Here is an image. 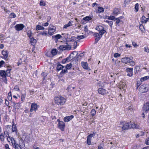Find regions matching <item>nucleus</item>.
<instances>
[{
    "mask_svg": "<svg viewBox=\"0 0 149 149\" xmlns=\"http://www.w3.org/2000/svg\"><path fill=\"white\" fill-rule=\"evenodd\" d=\"M141 22L144 23H146L148 21V19L143 16L141 18Z\"/></svg>",
    "mask_w": 149,
    "mask_h": 149,
    "instance_id": "bb28decb",
    "label": "nucleus"
},
{
    "mask_svg": "<svg viewBox=\"0 0 149 149\" xmlns=\"http://www.w3.org/2000/svg\"><path fill=\"white\" fill-rule=\"evenodd\" d=\"M74 117L73 115L66 116L64 118V121L65 122H68L71 120Z\"/></svg>",
    "mask_w": 149,
    "mask_h": 149,
    "instance_id": "6ab92c4d",
    "label": "nucleus"
},
{
    "mask_svg": "<svg viewBox=\"0 0 149 149\" xmlns=\"http://www.w3.org/2000/svg\"><path fill=\"white\" fill-rule=\"evenodd\" d=\"M2 54L3 55L1 57V58L4 59H6L8 56V52L6 50H3L2 52Z\"/></svg>",
    "mask_w": 149,
    "mask_h": 149,
    "instance_id": "4468645a",
    "label": "nucleus"
},
{
    "mask_svg": "<svg viewBox=\"0 0 149 149\" xmlns=\"http://www.w3.org/2000/svg\"><path fill=\"white\" fill-rule=\"evenodd\" d=\"M145 143L146 144L149 145V137L147 138L146 141Z\"/></svg>",
    "mask_w": 149,
    "mask_h": 149,
    "instance_id": "8fccbe9b",
    "label": "nucleus"
},
{
    "mask_svg": "<svg viewBox=\"0 0 149 149\" xmlns=\"http://www.w3.org/2000/svg\"><path fill=\"white\" fill-rule=\"evenodd\" d=\"M114 18V17L113 16H109L108 17V19L110 20H113Z\"/></svg>",
    "mask_w": 149,
    "mask_h": 149,
    "instance_id": "603ef678",
    "label": "nucleus"
},
{
    "mask_svg": "<svg viewBox=\"0 0 149 149\" xmlns=\"http://www.w3.org/2000/svg\"><path fill=\"white\" fill-rule=\"evenodd\" d=\"M49 25V23L48 22H46L45 23H44L43 24H42V26H47Z\"/></svg>",
    "mask_w": 149,
    "mask_h": 149,
    "instance_id": "13d9d810",
    "label": "nucleus"
},
{
    "mask_svg": "<svg viewBox=\"0 0 149 149\" xmlns=\"http://www.w3.org/2000/svg\"><path fill=\"white\" fill-rule=\"evenodd\" d=\"M57 121L58 122V125L59 128L62 131L64 130L65 126V123L63 121H61L59 119L57 120Z\"/></svg>",
    "mask_w": 149,
    "mask_h": 149,
    "instance_id": "0eeeda50",
    "label": "nucleus"
},
{
    "mask_svg": "<svg viewBox=\"0 0 149 149\" xmlns=\"http://www.w3.org/2000/svg\"><path fill=\"white\" fill-rule=\"evenodd\" d=\"M81 65L82 67L84 69L88 70H90V68L88 66V64L87 62H82Z\"/></svg>",
    "mask_w": 149,
    "mask_h": 149,
    "instance_id": "dca6fc26",
    "label": "nucleus"
},
{
    "mask_svg": "<svg viewBox=\"0 0 149 149\" xmlns=\"http://www.w3.org/2000/svg\"><path fill=\"white\" fill-rule=\"evenodd\" d=\"M133 68H126V70L127 72H133Z\"/></svg>",
    "mask_w": 149,
    "mask_h": 149,
    "instance_id": "58836bf2",
    "label": "nucleus"
},
{
    "mask_svg": "<svg viewBox=\"0 0 149 149\" xmlns=\"http://www.w3.org/2000/svg\"><path fill=\"white\" fill-rule=\"evenodd\" d=\"M46 5V3L45 1L42 0H41L40 1V6H45Z\"/></svg>",
    "mask_w": 149,
    "mask_h": 149,
    "instance_id": "72a5a7b5",
    "label": "nucleus"
},
{
    "mask_svg": "<svg viewBox=\"0 0 149 149\" xmlns=\"http://www.w3.org/2000/svg\"><path fill=\"white\" fill-rule=\"evenodd\" d=\"M98 12L99 13L103 12L104 11V9L103 8L100 7H99L98 8Z\"/></svg>",
    "mask_w": 149,
    "mask_h": 149,
    "instance_id": "4c0bfd02",
    "label": "nucleus"
},
{
    "mask_svg": "<svg viewBox=\"0 0 149 149\" xmlns=\"http://www.w3.org/2000/svg\"><path fill=\"white\" fill-rule=\"evenodd\" d=\"M36 29L37 30H43L45 29V28L42 26L38 25L36 26Z\"/></svg>",
    "mask_w": 149,
    "mask_h": 149,
    "instance_id": "393cba45",
    "label": "nucleus"
},
{
    "mask_svg": "<svg viewBox=\"0 0 149 149\" xmlns=\"http://www.w3.org/2000/svg\"><path fill=\"white\" fill-rule=\"evenodd\" d=\"M94 36L96 38H101L102 37V36H100V35L98 33H95L94 34Z\"/></svg>",
    "mask_w": 149,
    "mask_h": 149,
    "instance_id": "79ce46f5",
    "label": "nucleus"
},
{
    "mask_svg": "<svg viewBox=\"0 0 149 149\" xmlns=\"http://www.w3.org/2000/svg\"><path fill=\"white\" fill-rule=\"evenodd\" d=\"M101 38H95V42L96 43H97L99 40H100V39Z\"/></svg>",
    "mask_w": 149,
    "mask_h": 149,
    "instance_id": "e2e57ef3",
    "label": "nucleus"
},
{
    "mask_svg": "<svg viewBox=\"0 0 149 149\" xmlns=\"http://www.w3.org/2000/svg\"><path fill=\"white\" fill-rule=\"evenodd\" d=\"M0 139L2 141H3L4 139V134L1 133L0 134Z\"/></svg>",
    "mask_w": 149,
    "mask_h": 149,
    "instance_id": "e433bc0d",
    "label": "nucleus"
},
{
    "mask_svg": "<svg viewBox=\"0 0 149 149\" xmlns=\"http://www.w3.org/2000/svg\"><path fill=\"white\" fill-rule=\"evenodd\" d=\"M139 127V125L136 124L135 123H131L130 126V128L138 129Z\"/></svg>",
    "mask_w": 149,
    "mask_h": 149,
    "instance_id": "412c9836",
    "label": "nucleus"
},
{
    "mask_svg": "<svg viewBox=\"0 0 149 149\" xmlns=\"http://www.w3.org/2000/svg\"><path fill=\"white\" fill-rule=\"evenodd\" d=\"M37 105L36 104L32 103L31 105L30 111L31 112H32L33 111H36L37 109Z\"/></svg>",
    "mask_w": 149,
    "mask_h": 149,
    "instance_id": "a211bd4d",
    "label": "nucleus"
},
{
    "mask_svg": "<svg viewBox=\"0 0 149 149\" xmlns=\"http://www.w3.org/2000/svg\"><path fill=\"white\" fill-rule=\"evenodd\" d=\"M62 35H63L62 36L59 34H57L55 36V38L56 39H60L61 37H63V38H65V39L67 41H68L74 42V45H76L74 48L75 49L76 48L77 44V42L76 41H75L77 39L75 37L71 36L70 37V36L68 35V34L65 33L62 34Z\"/></svg>",
    "mask_w": 149,
    "mask_h": 149,
    "instance_id": "f257e3e1",
    "label": "nucleus"
},
{
    "mask_svg": "<svg viewBox=\"0 0 149 149\" xmlns=\"http://www.w3.org/2000/svg\"><path fill=\"white\" fill-rule=\"evenodd\" d=\"M115 21H116V25H119L120 23V21L118 18H116V19Z\"/></svg>",
    "mask_w": 149,
    "mask_h": 149,
    "instance_id": "ea45409f",
    "label": "nucleus"
},
{
    "mask_svg": "<svg viewBox=\"0 0 149 149\" xmlns=\"http://www.w3.org/2000/svg\"><path fill=\"white\" fill-rule=\"evenodd\" d=\"M13 124L12 127V131L13 132L17 131V129L16 126L15 125L13 121L12 122Z\"/></svg>",
    "mask_w": 149,
    "mask_h": 149,
    "instance_id": "b1692460",
    "label": "nucleus"
},
{
    "mask_svg": "<svg viewBox=\"0 0 149 149\" xmlns=\"http://www.w3.org/2000/svg\"><path fill=\"white\" fill-rule=\"evenodd\" d=\"M66 99L64 97L59 96L54 98V102L55 104L58 105H63L66 102Z\"/></svg>",
    "mask_w": 149,
    "mask_h": 149,
    "instance_id": "f03ea898",
    "label": "nucleus"
},
{
    "mask_svg": "<svg viewBox=\"0 0 149 149\" xmlns=\"http://www.w3.org/2000/svg\"><path fill=\"white\" fill-rule=\"evenodd\" d=\"M108 23L111 26L113 25V22L112 21H109Z\"/></svg>",
    "mask_w": 149,
    "mask_h": 149,
    "instance_id": "338daca9",
    "label": "nucleus"
},
{
    "mask_svg": "<svg viewBox=\"0 0 149 149\" xmlns=\"http://www.w3.org/2000/svg\"><path fill=\"white\" fill-rule=\"evenodd\" d=\"M149 79V76H147L143 77H141L140 79V81H146Z\"/></svg>",
    "mask_w": 149,
    "mask_h": 149,
    "instance_id": "c85d7f7f",
    "label": "nucleus"
},
{
    "mask_svg": "<svg viewBox=\"0 0 149 149\" xmlns=\"http://www.w3.org/2000/svg\"><path fill=\"white\" fill-rule=\"evenodd\" d=\"M72 66V65L71 63H69L67 64L65 67V68L67 70H69L70 69Z\"/></svg>",
    "mask_w": 149,
    "mask_h": 149,
    "instance_id": "2f4dec72",
    "label": "nucleus"
},
{
    "mask_svg": "<svg viewBox=\"0 0 149 149\" xmlns=\"http://www.w3.org/2000/svg\"><path fill=\"white\" fill-rule=\"evenodd\" d=\"M7 137V140L9 142H10V141H11V143H12V139H14L13 138H10V137Z\"/></svg>",
    "mask_w": 149,
    "mask_h": 149,
    "instance_id": "de8ad7c7",
    "label": "nucleus"
},
{
    "mask_svg": "<svg viewBox=\"0 0 149 149\" xmlns=\"http://www.w3.org/2000/svg\"><path fill=\"white\" fill-rule=\"evenodd\" d=\"M139 4L138 3H136L135 6L134 8L136 11H138L139 10Z\"/></svg>",
    "mask_w": 149,
    "mask_h": 149,
    "instance_id": "37998d69",
    "label": "nucleus"
},
{
    "mask_svg": "<svg viewBox=\"0 0 149 149\" xmlns=\"http://www.w3.org/2000/svg\"><path fill=\"white\" fill-rule=\"evenodd\" d=\"M73 22L72 21H69L67 24L64 25L63 29H66L67 27L72 26Z\"/></svg>",
    "mask_w": 149,
    "mask_h": 149,
    "instance_id": "5701e85b",
    "label": "nucleus"
},
{
    "mask_svg": "<svg viewBox=\"0 0 149 149\" xmlns=\"http://www.w3.org/2000/svg\"><path fill=\"white\" fill-rule=\"evenodd\" d=\"M96 30L99 32V33L101 36L103 35L106 32V31L104 29V28L102 26H99L95 28Z\"/></svg>",
    "mask_w": 149,
    "mask_h": 149,
    "instance_id": "423d86ee",
    "label": "nucleus"
},
{
    "mask_svg": "<svg viewBox=\"0 0 149 149\" xmlns=\"http://www.w3.org/2000/svg\"><path fill=\"white\" fill-rule=\"evenodd\" d=\"M0 75L3 77H5L6 76H9V74H6V72L5 70H1L0 72Z\"/></svg>",
    "mask_w": 149,
    "mask_h": 149,
    "instance_id": "aec40b11",
    "label": "nucleus"
},
{
    "mask_svg": "<svg viewBox=\"0 0 149 149\" xmlns=\"http://www.w3.org/2000/svg\"><path fill=\"white\" fill-rule=\"evenodd\" d=\"M10 16L11 17L15 18L16 17V15L15 13H12L10 15Z\"/></svg>",
    "mask_w": 149,
    "mask_h": 149,
    "instance_id": "a18cd8bd",
    "label": "nucleus"
},
{
    "mask_svg": "<svg viewBox=\"0 0 149 149\" xmlns=\"http://www.w3.org/2000/svg\"><path fill=\"white\" fill-rule=\"evenodd\" d=\"M27 35L28 37L29 38H32L33 35V33H32V32L31 30H29L27 33Z\"/></svg>",
    "mask_w": 149,
    "mask_h": 149,
    "instance_id": "cd10ccee",
    "label": "nucleus"
},
{
    "mask_svg": "<svg viewBox=\"0 0 149 149\" xmlns=\"http://www.w3.org/2000/svg\"><path fill=\"white\" fill-rule=\"evenodd\" d=\"M132 45L134 47H136L138 46L137 45L136 43L134 42H132Z\"/></svg>",
    "mask_w": 149,
    "mask_h": 149,
    "instance_id": "6e6d98bb",
    "label": "nucleus"
},
{
    "mask_svg": "<svg viewBox=\"0 0 149 149\" xmlns=\"http://www.w3.org/2000/svg\"><path fill=\"white\" fill-rule=\"evenodd\" d=\"M98 92L99 94L102 95H106L108 93V91L102 88H98Z\"/></svg>",
    "mask_w": 149,
    "mask_h": 149,
    "instance_id": "1a4fd4ad",
    "label": "nucleus"
},
{
    "mask_svg": "<svg viewBox=\"0 0 149 149\" xmlns=\"http://www.w3.org/2000/svg\"><path fill=\"white\" fill-rule=\"evenodd\" d=\"M40 34L43 36H49V34L47 31H44L40 33Z\"/></svg>",
    "mask_w": 149,
    "mask_h": 149,
    "instance_id": "7c9ffc66",
    "label": "nucleus"
},
{
    "mask_svg": "<svg viewBox=\"0 0 149 149\" xmlns=\"http://www.w3.org/2000/svg\"><path fill=\"white\" fill-rule=\"evenodd\" d=\"M125 47H129V48H131L132 47V46L131 45H130L126 44Z\"/></svg>",
    "mask_w": 149,
    "mask_h": 149,
    "instance_id": "774afa93",
    "label": "nucleus"
},
{
    "mask_svg": "<svg viewBox=\"0 0 149 149\" xmlns=\"http://www.w3.org/2000/svg\"><path fill=\"white\" fill-rule=\"evenodd\" d=\"M4 134L5 136L7 137L9 136V135L8 134V132L7 131H4Z\"/></svg>",
    "mask_w": 149,
    "mask_h": 149,
    "instance_id": "3c124183",
    "label": "nucleus"
},
{
    "mask_svg": "<svg viewBox=\"0 0 149 149\" xmlns=\"http://www.w3.org/2000/svg\"><path fill=\"white\" fill-rule=\"evenodd\" d=\"M144 50L147 52L149 53V49L147 47H145L144 48Z\"/></svg>",
    "mask_w": 149,
    "mask_h": 149,
    "instance_id": "5fc2aeb1",
    "label": "nucleus"
},
{
    "mask_svg": "<svg viewBox=\"0 0 149 149\" xmlns=\"http://www.w3.org/2000/svg\"><path fill=\"white\" fill-rule=\"evenodd\" d=\"M132 57H125L122 59L121 61L122 62L127 64V63H129V62H131V60H132Z\"/></svg>",
    "mask_w": 149,
    "mask_h": 149,
    "instance_id": "f8f14e48",
    "label": "nucleus"
},
{
    "mask_svg": "<svg viewBox=\"0 0 149 149\" xmlns=\"http://www.w3.org/2000/svg\"><path fill=\"white\" fill-rule=\"evenodd\" d=\"M30 42L31 45L33 46L35 45L36 42V40L33 38H30Z\"/></svg>",
    "mask_w": 149,
    "mask_h": 149,
    "instance_id": "4be33fe9",
    "label": "nucleus"
},
{
    "mask_svg": "<svg viewBox=\"0 0 149 149\" xmlns=\"http://www.w3.org/2000/svg\"><path fill=\"white\" fill-rule=\"evenodd\" d=\"M91 17L89 16H86L83 18L84 20L88 21L91 19Z\"/></svg>",
    "mask_w": 149,
    "mask_h": 149,
    "instance_id": "473e14b6",
    "label": "nucleus"
},
{
    "mask_svg": "<svg viewBox=\"0 0 149 149\" xmlns=\"http://www.w3.org/2000/svg\"><path fill=\"white\" fill-rule=\"evenodd\" d=\"M64 68V67L61 64H59L57 65L56 69L58 71H59L62 69Z\"/></svg>",
    "mask_w": 149,
    "mask_h": 149,
    "instance_id": "a878e982",
    "label": "nucleus"
},
{
    "mask_svg": "<svg viewBox=\"0 0 149 149\" xmlns=\"http://www.w3.org/2000/svg\"><path fill=\"white\" fill-rule=\"evenodd\" d=\"M5 146L6 149H9L10 148L9 147L8 145V144H5Z\"/></svg>",
    "mask_w": 149,
    "mask_h": 149,
    "instance_id": "69168bd1",
    "label": "nucleus"
},
{
    "mask_svg": "<svg viewBox=\"0 0 149 149\" xmlns=\"http://www.w3.org/2000/svg\"><path fill=\"white\" fill-rule=\"evenodd\" d=\"M56 30V27L52 25H50L48 30V34L52 35L54 34Z\"/></svg>",
    "mask_w": 149,
    "mask_h": 149,
    "instance_id": "39448f33",
    "label": "nucleus"
},
{
    "mask_svg": "<svg viewBox=\"0 0 149 149\" xmlns=\"http://www.w3.org/2000/svg\"><path fill=\"white\" fill-rule=\"evenodd\" d=\"M95 133H94L93 134H90L88 136L87 142L88 145H90L91 144V138L95 135Z\"/></svg>",
    "mask_w": 149,
    "mask_h": 149,
    "instance_id": "ddd939ff",
    "label": "nucleus"
},
{
    "mask_svg": "<svg viewBox=\"0 0 149 149\" xmlns=\"http://www.w3.org/2000/svg\"><path fill=\"white\" fill-rule=\"evenodd\" d=\"M61 72L60 73V75H62V74H65L67 71V70L65 68L64 69L63 68Z\"/></svg>",
    "mask_w": 149,
    "mask_h": 149,
    "instance_id": "c9c22d12",
    "label": "nucleus"
},
{
    "mask_svg": "<svg viewBox=\"0 0 149 149\" xmlns=\"http://www.w3.org/2000/svg\"><path fill=\"white\" fill-rule=\"evenodd\" d=\"M127 109L128 110H130L131 111V112H132L133 111L132 107L131 106L129 107Z\"/></svg>",
    "mask_w": 149,
    "mask_h": 149,
    "instance_id": "4d7b16f0",
    "label": "nucleus"
},
{
    "mask_svg": "<svg viewBox=\"0 0 149 149\" xmlns=\"http://www.w3.org/2000/svg\"><path fill=\"white\" fill-rule=\"evenodd\" d=\"M126 87L127 86L126 85V84L125 83L121 81L118 84V87L120 89L123 90L124 91L125 90Z\"/></svg>",
    "mask_w": 149,
    "mask_h": 149,
    "instance_id": "9d476101",
    "label": "nucleus"
},
{
    "mask_svg": "<svg viewBox=\"0 0 149 149\" xmlns=\"http://www.w3.org/2000/svg\"><path fill=\"white\" fill-rule=\"evenodd\" d=\"M149 109V102H146L143 107V110L145 113Z\"/></svg>",
    "mask_w": 149,
    "mask_h": 149,
    "instance_id": "2eb2a0df",
    "label": "nucleus"
},
{
    "mask_svg": "<svg viewBox=\"0 0 149 149\" xmlns=\"http://www.w3.org/2000/svg\"><path fill=\"white\" fill-rule=\"evenodd\" d=\"M5 63V62L4 61L1 60L0 61V68L3 66V65Z\"/></svg>",
    "mask_w": 149,
    "mask_h": 149,
    "instance_id": "09e8293b",
    "label": "nucleus"
},
{
    "mask_svg": "<svg viewBox=\"0 0 149 149\" xmlns=\"http://www.w3.org/2000/svg\"><path fill=\"white\" fill-rule=\"evenodd\" d=\"M70 47L67 44L65 45H61L59 47V49L61 50H65L67 49H70Z\"/></svg>",
    "mask_w": 149,
    "mask_h": 149,
    "instance_id": "9b49d317",
    "label": "nucleus"
},
{
    "mask_svg": "<svg viewBox=\"0 0 149 149\" xmlns=\"http://www.w3.org/2000/svg\"><path fill=\"white\" fill-rule=\"evenodd\" d=\"M120 54L118 53H115L114 54V56L115 58H117L120 56Z\"/></svg>",
    "mask_w": 149,
    "mask_h": 149,
    "instance_id": "c03bdc74",
    "label": "nucleus"
},
{
    "mask_svg": "<svg viewBox=\"0 0 149 149\" xmlns=\"http://www.w3.org/2000/svg\"><path fill=\"white\" fill-rule=\"evenodd\" d=\"M149 89V86L146 84H144L141 86L139 88V91L142 93L147 92Z\"/></svg>",
    "mask_w": 149,
    "mask_h": 149,
    "instance_id": "7ed1b4c3",
    "label": "nucleus"
},
{
    "mask_svg": "<svg viewBox=\"0 0 149 149\" xmlns=\"http://www.w3.org/2000/svg\"><path fill=\"white\" fill-rule=\"evenodd\" d=\"M52 55L53 56L56 55L57 53V51L56 49H53L52 50L51 52Z\"/></svg>",
    "mask_w": 149,
    "mask_h": 149,
    "instance_id": "c756f323",
    "label": "nucleus"
},
{
    "mask_svg": "<svg viewBox=\"0 0 149 149\" xmlns=\"http://www.w3.org/2000/svg\"><path fill=\"white\" fill-rule=\"evenodd\" d=\"M119 10L118 8H115L113 10V13L114 14L118 15V14Z\"/></svg>",
    "mask_w": 149,
    "mask_h": 149,
    "instance_id": "f704fd0d",
    "label": "nucleus"
},
{
    "mask_svg": "<svg viewBox=\"0 0 149 149\" xmlns=\"http://www.w3.org/2000/svg\"><path fill=\"white\" fill-rule=\"evenodd\" d=\"M11 143L13 147L16 149H19V148H20V146L16 143L14 139H12Z\"/></svg>",
    "mask_w": 149,
    "mask_h": 149,
    "instance_id": "f3484780",
    "label": "nucleus"
},
{
    "mask_svg": "<svg viewBox=\"0 0 149 149\" xmlns=\"http://www.w3.org/2000/svg\"><path fill=\"white\" fill-rule=\"evenodd\" d=\"M96 111L95 109H93L91 110V114L92 116H95L96 114Z\"/></svg>",
    "mask_w": 149,
    "mask_h": 149,
    "instance_id": "a19ab883",
    "label": "nucleus"
},
{
    "mask_svg": "<svg viewBox=\"0 0 149 149\" xmlns=\"http://www.w3.org/2000/svg\"><path fill=\"white\" fill-rule=\"evenodd\" d=\"M120 125L123 130H127L130 128V125L128 123L120 122Z\"/></svg>",
    "mask_w": 149,
    "mask_h": 149,
    "instance_id": "20e7f679",
    "label": "nucleus"
},
{
    "mask_svg": "<svg viewBox=\"0 0 149 149\" xmlns=\"http://www.w3.org/2000/svg\"><path fill=\"white\" fill-rule=\"evenodd\" d=\"M85 37L83 35L79 36H77V38L79 39H81L84 38Z\"/></svg>",
    "mask_w": 149,
    "mask_h": 149,
    "instance_id": "49530a36",
    "label": "nucleus"
},
{
    "mask_svg": "<svg viewBox=\"0 0 149 149\" xmlns=\"http://www.w3.org/2000/svg\"><path fill=\"white\" fill-rule=\"evenodd\" d=\"M84 31L85 32H87L88 31V29L86 26H84Z\"/></svg>",
    "mask_w": 149,
    "mask_h": 149,
    "instance_id": "bf43d9fd",
    "label": "nucleus"
},
{
    "mask_svg": "<svg viewBox=\"0 0 149 149\" xmlns=\"http://www.w3.org/2000/svg\"><path fill=\"white\" fill-rule=\"evenodd\" d=\"M5 104L6 106H8L9 105V102L7 100H5Z\"/></svg>",
    "mask_w": 149,
    "mask_h": 149,
    "instance_id": "052dcab7",
    "label": "nucleus"
},
{
    "mask_svg": "<svg viewBox=\"0 0 149 149\" xmlns=\"http://www.w3.org/2000/svg\"><path fill=\"white\" fill-rule=\"evenodd\" d=\"M25 27L24 25L22 24H17L15 26V30L17 31H22Z\"/></svg>",
    "mask_w": 149,
    "mask_h": 149,
    "instance_id": "6e6552de",
    "label": "nucleus"
},
{
    "mask_svg": "<svg viewBox=\"0 0 149 149\" xmlns=\"http://www.w3.org/2000/svg\"><path fill=\"white\" fill-rule=\"evenodd\" d=\"M133 75V72H129V73H128L127 75L130 77H132Z\"/></svg>",
    "mask_w": 149,
    "mask_h": 149,
    "instance_id": "864d4df0",
    "label": "nucleus"
},
{
    "mask_svg": "<svg viewBox=\"0 0 149 149\" xmlns=\"http://www.w3.org/2000/svg\"><path fill=\"white\" fill-rule=\"evenodd\" d=\"M10 70L8 69L6 70V74H9V76L10 75Z\"/></svg>",
    "mask_w": 149,
    "mask_h": 149,
    "instance_id": "0e129e2a",
    "label": "nucleus"
},
{
    "mask_svg": "<svg viewBox=\"0 0 149 149\" xmlns=\"http://www.w3.org/2000/svg\"><path fill=\"white\" fill-rule=\"evenodd\" d=\"M132 60H131V62H129V63H130V64L134 66L135 65V63L133 61H132Z\"/></svg>",
    "mask_w": 149,
    "mask_h": 149,
    "instance_id": "680f3d73",
    "label": "nucleus"
}]
</instances>
